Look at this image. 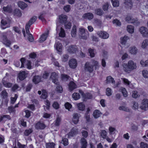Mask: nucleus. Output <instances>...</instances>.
<instances>
[{"mask_svg":"<svg viewBox=\"0 0 148 148\" xmlns=\"http://www.w3.org/2000/svg\"><path fill=\"white\" fill-rule=\"evenodd\" d=\"M123 70L126 72L129 73L131 71L136 68V64L132 60H129L127 64L124 63L123 64Z\"/></svg>","mask_w":148,"mask_h":148,"instance_id":"f257e3e1","label":"nucleus"},{"mask_svg":"<svg viewBox=\"0 0 148 148\" xmlns=\"http://www.w3.org/2000/svg\"><path fill=\"white\" fill-rule=\"evenodd\" d=\"M94 65H92L90 64V63L88 62H86L84 65L85 70L88 72L90 73H92L93 71V67L95 66L96 68L98 66V62L94 61Z\"/></svg>","mask_w":148,"mask_h":148,"instance_id":"f03ea898","label":"nucleus"},{"mask_svg":"<svg viewBox=\"0 0 148 148\" xmlns=\"http://www.w3.org/2000/svg\"><path fill=\"white\" fill-rule=\"evenodd\" d=\"M36 19L37 17L34 16L32 17L28 22L26 23L25 27V29L26 33L27 34L29 35L31 34H30L29 29L31 27V25L36 21Z\"/></svg>","mask_w":148,"mask_h":148,"instance_id":"7ed1b4c3","label":"nucleus"},{"mask_svg":"<svg viewBox=\"0 0 148 148\" xmlns=\"http://www.w3.org/2000/svg\"><path fill=\"white\" fill-rule=\"evenodd\" d=\"M12 23V19L9 18H6L5 19H2L1 21V23L2 26H6L4 29L10 27V25Z\"/></svg>","mask_w":148,"mask_h":148,"instance_id":"20e7f679","label":"nucleus"},{"mask_svg":"<svg viewBox=\"0 0 148 148\" xmlns=\"http://www.w3.org/2000/svg\"><path fill=\"white\" fill-rule=\"evenodd\" d=\"M58 75L55 72H52L50 78L52 79V82L56 85H58L59 82L58 78Z\"/></svg>","mask_w":148,"mask_h":148,"instance_id":"39448f33","label":"nucleus"},{"mask_svg":"<svg viewBox=\"0 0 148 148\" xmlns=\"http://www.w3.org/2000/svg\"><path fill=\"white\" fill-rule=\"evenodd\" d=\"M2 42L6 47H9L11 44V41L8 39L5 35H3L2 37Z\"/></svg>","mask_w":148,"mask_h":148,"instance_id":"423d86ee","label":"nucleus"},{"mask_svg":"<svg viewBox=\"0 0 148 148\" xmlns=\"http://www.w3.org/2000/svg\"><path fill=\"white\" fill-rule=\"evenodd\" d=\"M79 92L82 95L84 100L88 99H90L92 98V95L89 92L84 93V92L82 90H79Z\"/></svg>","mask_w":148,"mask_h":148,"instance_id":"0eeeda50","label":"nucleus"},{"mask_svg":"<svg viewBox=\"0 0 148 148\" xmlns=\"http://www.w3.org/2000/svg\"><path fill=\"white\" fill-rule=\"evenodd\" d=\"M28 74L25 71H20L18 75V77L20 80L23 81L27 77Z\"/></svg>","mask_w":148,"mask_h":148,"instance_id":"6e6552de","label":"nucleus"},{"mask_svg":"<svg viewBox=\"0 0 148 148\" xmlns=\"http://www.w3.org/2000/svg\"><path fill=\"white\" fill-rule=\"evenodd\" d=\"M139 30L143 36L148 37V30L145 27H141L139 29Z\"/></svg>","mask_w":148,"mask_h":148,"instance_id":"1a4fd4ad","label":"nucleus"},{"mask_svg":"<svg viewBox=\"0 0 148 148\" xmlns=\"http://www.w3.org/2000/svg\"><path fill=\"white\" fill-rule=\"evenodd\" d=\"M68 19V16L66 15L62 14L59 16V22L61 24L66 23Z\"/></svg>","mask_w":148,"mask_h":148,"instance_id":"9d476101","label":"nucleus"},{"mask_svg":"<svg viewBox=\"0 0 148 148\" xmlns=\"http://www.w3.org/2000/svg\"><path fill=\"white\" fill-rule=\"evenodd\" d=\"M69 64L70 67L73 69L77 67V64L76 60L73 58L69 60Z\"/></svg>","mask_w":148,"mask_h":148,"instance_id":"9b49d317","label":"nucleus"},{"mask_svg":"<svg viewBox=\"0 0 148 148\" xmlns=\"http://www.w3.org/2000/svg\"><path fill=\"white\" fill-rule=\"evenodd\" d=\"M78 130L74 127L72 128L70 131L67 134L68 138L73 137L74 135L77 134Z\"/></svg>","mask_w":148,"mask_h":148,"instance_id":"f8f14e48","label":"nucleus"},{"mask_svg":"<svg viewBox=\"0 0 148 148\" xmlns=\"http://www.w3.org/2000/svg\"><path fill=\"white\" fill-rule=\"evenodd\" d=\"M99 37L103 39H106L109 37V34L106 32L101 31L97 33Z\"/></svg>","mask_w":148,"mask_h":148,"instance_id":"ddd939ff","label":"nucleus"},{"mask_svg":"<svg viewBox=\"0 0 148 148\" xmlns=\"http://www.w3.org/2000/svg\"><path fill=\"white\" fill-rule=\"evenodd\" d=\"M148 108V99H144L143 100L141 106H140V108L142 110H146Z\"/></svg>","mask_w":148,"mask_h":148,"instance_id":"4468645a","label":"nucleus"},{"mask_svg":"<svg viewBox=\"0 0 148 148\" xmlns=\"http://www.w3.org/2000/svg\"><path fill=\"white\" fill-rule=\"evenodd\" d=\"M93 14L91 12H87L84 13L82 16V17L85 19L90 20L94 18Z\"/></svg>","mask_w":148,"mask_h":148,"instance_id":"2eb2a0df","label":"nucleus"},{"mask_svg":"<svg viewBox=\"0 0 148 148\" xmlns=\"http://www.w3.org/2000/svg\"><path fill=\"white\" fill-rule=\"evenodd\" d=\"M46 127V125L40 121L37 122L35 125V127L37 129L43 130Z\"/></svg>","mask_w":148,"mask_h":148,"instance_id":"dca6fc26","label":"nucleus"},{"mask_svg":"<svg viewBox=\"0 0 148 148\" xmlns=\"http://www.w3.org/2000/svg\"><path fill=\"white\" fill-rule=\"evenodd\" d=\"M77 48L75 45H71L69 46L68 49V52L70 53H75L77 51Z\"/></svg>","mask_w":148,"mask_h":148,"instance_id":"f3484780","label":"nucleus"},{"mask_svg":"<svg viewBox=\"0 0 148 148\" xmlns=\"http://www.w3.org/2000/svg\"><path fill=\"white\" fill-rule=\"evenodd\" d=\"M1 95L2 98L5 99V102L7 103L8 101V99L7 98L8 97V94L6 90H3L1 92Z\"/></svg>","mask_w":148,"mask_h":148,"instance_id":"a211bd4d","label":"nucleus"},{"mask_svg":"<svg viewBox=\"0 0 148 148\" xmlns=\"http://www.w3.org/2000/svg\"><path fill=\"white\" fill-rule=\"evenodd\" d=\"M42 81V77L39 75H35L33 78L32 81L35 84H38Z\"/></svg>","mask_w":148,"mask_h":148,"instance_id":"6ab92c4d","label":"nucleus"},{"mask_svg":"<svg viewBox=\"0 0 148 148\" xmlns=\"http://www.w3.org/2000/svg\"><path fill=\"white\" fill-rule=\"evenodd\" d=\"M124 3L126 8L131 9L132 8L133 3L132 0H125Z\"/></svg>","mask_w":148,"mask_h":148,"instance_id":"aec40b11","label":"nucleus"},{"mask_svg":"<svg viewBox=\"0 0 148 148\" xmlns=\"http://www.w3.org/2000/svg\"><path fill=\"white\" fill-rule=\"evenodd\" d=\"M79 32L82 35L81 36V38L83 39L86 40L87 38V35H85V29L82 28L79 29Z\"/></svg>","mask_w":148,"mask_h":148,"instance_id":"412c9836","label":"nucleus"},{"mask_svg":"<svg viewBox=\"0 0 148 148\" xmlns=\"http://www.w3.org/2000/svg\"><path fill=\"white\" fill-rule=\"evenodd\" d=\"M79 117L78 113H75L73 114L72 121L74 123L76 124L78 123L79 121Z\"/></svg>","mask_w":148,"mask_h":148,"instance_id":"4be33fe9","label":"nucleus"},{"mask_svg":"<svg viewBox=\"0 0 148 148\" xmlns=\"http://www.w3.org/2000/svg\"><path fill=\"white\" fill-rule=\"evenodd\" d=\"M69 90L72 91L76 88V85L73 81H71L68 85Z\"/></svg>","mask_w":148,"mask_h":148,"instance_id":"5701e85b","label":"nucleus"},{"mask_svg":"<svg viewBox=\"0 0 148 148\" xmlns=\"http://www.w3.org/2000/svg\"><path fill=\"white\" fill-rule=\"evenodd\" d=\"M48 35V33L42 34L39 39V42L41 43L45 40L47 38Z\"/></svg>","mask_w":148,"mask_h":148,"instance_id":"b1692460","label":"nucleus"},{"mask_svg":"<svg viewBox=\"0 0 148 148\" xmlns=\"http://www.w3.org/2000/svg\"><path fill=\"white\" fill-rule=\"evenodd\" d=\"M2 82L3 85L6 88H11L12 85V83L7 82V81L5 80V78H3V79Z\"/></svg>","mask_w":148,"mask_h":148,"instance_id":"393cba45","label":"nucleus"},{"mask_svg":"<svg viewBox=\"0 0 148 148\" xmlns=\"http://www.w3.org/2000/svg\"><path fill=\"white\" fill-rule=\"evenodd\" d=\"M101 114V113L99 110H95L93 112V116L95 118L97 119L100 116V115Z\"/></svg>","mask_w":148,"mask_h":148,"instance_id":"a878e982","label":"nucleus"},{"mask_svg":"<svg viewBox=\"0 0 148 148\" xmlns=\"http://www.w3.org/2000/svg\"><path fill=\"white\" fill-rule=\"evenodd\" d=\"M77 28L75 25H74L72 29L71 34L72 37H75L76 35Z\"/></svg>","mask_w":148,"mask_h":148,"instance_id":"bb28decb","label":"nucleus"},{"mask_svg":"<svg viewBox=\"0 0 148 148\" xmlns=\"http://www.w3.org/2000/svg\"><path fill=\"white\" fill-rule=\"evenodd\" d=\"M125 20L127 22L131 23H135L136 21L134 19H132L131 16H129L126 17Z\"/></svg>","mask_w":148,"mask_h":148,"instance_id":"cd10ccee","label":"nucleus"},{"mask_svg":"<svg viewBox=\"0 0 148 148\" xmlns=\"http://www.w3.org/2000/svg\"><path fill=\"white\" fill-rule=\"evenodd\" d=\"M13 13L14 16L18 17H20L22 16V13L21 11L18 9H15Z\"/></svg>","mask_w":148,"mask_h":148,"instance_id":"c85d7f7f","label":"nucleus"},{"mask_svg":"<svg viewBox=\"0 0 148 148\" xmlns=\"http://www.w3.org/2000/svg\"><path fill=\"white\" fill-rule=\"evenodd\" d=\"M18 6L21 9H23L27 7V5L25 2L22 1H19L18 2Z\"/></svg>","mask_w":148,"mask_h":148,"instance_id":"c756f323","label":"nucleus"},{"mask_svg":"<svg viewBox=\"0 0 148 148\" xmlns=\"http://www.w3.org/2000/svg\"><path fill=\"white\" fill-rule=\"evenodd\" d=\"M77 107L79 110L83 111L85 108V106L83 103H80L77 104Z\"/></svg>","mask_w":148,"mask_h":148,"instance_id":"7c9ffc66","label":"nucleus"},{"mask_svg":"<svg viewBox=\"0 0 148 148\" xmlns=\"http://www.w3.org/2000/svg\"><path fill=\"white\" fill-rule=\"evenodd\" d=\"M70 78V77L67 74H62L61 75V78L62 81H67Z\"/></svg>","mask_w":148,"mask_h":148,"instance_id":"2f4dec72","label":"nucleus"},{"mask_svg":"<svg viewBox=\"0 0 148 148\" xmlns=\"http://www.w3.org/2000/svg\"><path fill=\"white\" fill-rule=\"evenodd\" d=\"M42 93L40 96L41 98L43 99H46L47 97V93L46 90L45 89L42 90Z\"/></svg>","mask_w":148,"mask_h":148,"instance_id":"473e14b6","label":"nucleus"},{"mask_svg":"<svg viewBox=\"0 0 148 148\" xmlns=\"http://www.w3.org/2000/svg\"><path fill=\"white\" fill-rule=\"evenodd\" d=\"M73 98L75 100H77L80 98V96L79 93L75 92L72 95Z\"/></svg>","mask_w":148,"mask_h":148,"instance_id":"72a5a7b5","label":"nucleus"},{"mask_svg":"<svg viewBox=\"0 0 148 148\" xmlns=\"http://www.w3.org/2000/svg\"><path fill=\"white\" fill-rule=\"evenodd\" d=\"M127 30L129 33L132 34L134 32V27L131 25H128L127 26Z\"/></svg>","mask_w":148,"mask_h":148,"instance_id":"f704fd0d","label":"nucleus"},{"mask_svg":"<svg viewBox=\"0 0 148 148\" xmlns=\"http://www.w3.org/2000/svg\"><path fill=\"white\" fill-rule=\"evenodd\" d=\"M128 39V37L127 36H125L121 38L120 40L121 44L123 45H125Z\"/></svg>","mask_w":148,"mask_h":148,"instance_id":"c9c22d12","label":"nucleus"},{"mask_svg":"<svg viewBox=\"0 0 148 148\" xmlns=\"http://www.w3.org/2000/svg\"><path fill=\"white\" fill-rule=\"evenodd\" d=\"M106 81L107 82L110 83L111 82L112 84H114L115 81L114 79L111 76H109L106 77Z\"/></svg>","mask_w":148,"mask_h":148,"instance_id":"e433bc0d","label":"nucleus"},{"mask_svg":"<svg viewBox=\"0 0 148 148\" xmlns=\"http://www.w3.org/2000/svg\"><path fill=\"white\" fill-rule=\"evenodd\" d=\"M57 86L56 88V92L59 93H62L63 91V89L62 86L60 85L59 83L58 85H57Z\"/></svg>","mask_w":148,"mask_h":148,"instance_id":"4c0bfd02","label":"nucleus"},{"mask_svg":"<svg viewBox=\"0 0 148 148\" xmlns=\"http://www.w3.org/2000/svg\"><path fill=\"white\" fill-rule=\"evenodd\" d=\"M3 9V11L5 12H7L9 13H11L12 12V9L8 5L6 7L4 6Z\"/></svg>","mask_w":148,"mask_h":148,"instance_id":"58836bf2","label":"nucleus"},{"mask_svg":"<svg viewBox=\"0 0 148 148\" xmlns=\"http://www.w3.org/2000/svg\"><path fill=\"white\" fill-rule=\"evenodd\" d=\"M59 35L60 37L63 38L65 37L66 34L64 29L62 28L61 27L60 31L59 33Z\"/></svg>","mask_w":148,"mask_h":148,"instance_id":"ea45409f","label":"nucleus"},{"mask_svg":"<svg viewBox=\"0 0 148 148\" xmlns=\"http://www.w3.org/2000/svg\"><path fill=\"white\" fill-rule=\"evenodd\" d=\"M46 148H55V144L53 142H49L46 144Z\"/></svg>","mask_w":148,"mask_h":148,"instance_id":"a19ab883","label":"nucleus"},{"mask_svg":"<svg viewBox=\"0 0 148 148\" xmlns=\"http://www.w3.org/2000/svg\"><path fill=\"white\" fill-rule=\"evenodd\" d=\"M62 44L60 43H58L56 45V49L57 51L60 53H61L62 52Z\"/></svg>","mask_w":148,"mask_h":148,"instance_id":"79ce46f5","label":"nucleus"},{"mask_svg":"<svg viewBox=\"0 0 148 148\" xmlns=\"http://www.w3.org/2000/svg\"><path fill=\"white\" fill-rule=\"evenodd\" d=\"M130 52L132 54H136L137 52L136 48L134 46L130 47Z\"/></svg>","mask_w":148,"mask_h":148,"instance_id":"37998d69","label":"nucleus"},{"mask_svg":"<svg viewBox=\"0 0 148 148\" xmlns=\"http://www.w3.org/2000/svg\"><path fill=\"white\" fill-rule=\"evenodd\" d=\"M113 6L117 7L119 6V1L118 0H111Z\"/></svg>","mask_w":148,"mask_h":148,"instance_id":"c03bdc74","label":"nucleus"},{"mask_svg":"<svg viewBox=\"0 0 148 148\" xmlns=\"http://www.w3.org/2000/svg\"><path fill=\"white\" fill-rule=\"evenodd\" d=\"M33 130L31 128L27 129L25 130L24 134L25 136H27L32 133L33 132Z\"/></svg>","mask_w":148,"mask_h":148,"instance_id":"a18cd8bd","label":"nucleus"},{"mask_svg":"<svg viewBox=\"0 0 148 148\" xmlns=\"http://www.w3.org/2000/svg\"><path fill=\"white\" fill-rule=\"evenodd\" d=\"M8 110L10 114L15 113L16 111V110L14 107L12 106H9L8 108Z\"/></svg>","mask_w":148,"mask_h":148,"instance_id":"49530a36","label":"nucleus"},{"mask_svg":"<svg viewBox=\"0 0 148 148\" xmlns=\"http://www.w3.org/2000/svg\"><path fill=\"white\" fill-rule=\"evenodd\" d=\"M88 51L90 54V56L91 58L95 57V54L94 52V50L93 49L89 48L88 49Z\"/></svg>","mask_w":148,"mask_h":148,"instance_id":"de8ad7c7","label":"nucleus"},{"mask_svg":"<svg viewBox=\"0 0 148 148\" xmlns=\"http://www.w3.org/2000/svg\"><path fill=\"white\" fill-rule=\"evenodd\" d=\"M6 118L9 120L11 119L10 116L8 115H4L2 116H0V122L4 119V118Z\"/></svg>","mask_w":148,"mask_h":148,"instance_id":"09e8293b","label":"nucleus"},{"mask_svg":"<svg viewBox=\"0 0 148 148\" xmlns=\"http://www.w3.org/2000/svg\"><path fill=\"white\" fill-rule=\"evenodd\" d=\"M24 112L25 114V117L27 118H29L31 116V111L28 110H26Z\"/></svg>","mask_w":148,"mask_h":148,"instance_id":"8fccbe9b","label":"nucleus"},{"mask_svg":"<svg viewBox=\"0 0 148 148\" xmlns=\"http://www.w3.org/2000/svg\"><path fill=\"white\" fill-rule=\"evenodd\" d=\"M95 12L97 15L100 16L102 15L103 14V10L100 8L96 9Z\"/></svg>","mask_w":148,"mask_h":148,"instance_id":"3c124183","label":"nucleus"},{"mask_svg":"<svg viewBox=\"0 0 148 148\" xmlns=\"http://www.w3.org/2000/svg\"><path fill=\"white\" fill-rule=\"evenodd\" d=\"M121 92L123 96L125 97H127L128 93L125 88H123L121 89Z\"/></svg>","mask_w":148,"mask_h":148,"instance_id":"603ef678","label":"nucleus"},{"mask_svg":"<svg viewBox=\"0 0 148 148\" xmlns=\"http://www.w3.org/2000/svg\"><path fill=\"white\" fill-rule=\"evenodd\" d=\"M148 45V40L146 39L143 40L142 44V47L143 48H145Z\"/></svg>","mask_w":148,"mask_h":148,"instance_id":"864d4df0","label":"nucleus"},{"mask_svg":"<svg viewBox=\"0 0 148 148\" xmlns=\"http://www.w3.org/2000/svg\"><path fill=\"white\" fill-rule=\"evenodd\" d=\"M61 121V118L59 117H58L55 121V125L57 126H59L60 125Z\"/></svg>","mask_w":148,"mask_h":148,"instance_id":"5fc2aeb1","label":"nucleus"},{"mask_svg":"<svg viewBox=\"0 0 148 148\" xmlns=\"http://www.w3.org/2000/svg\"><path fill=\"white\" fill-rule=\"evenodd\" d=\"M64 106L66 109L69 110L72 108V105L69 103L66 102L64 104Z\"/></svg>","mask_w":148,"mask_h":148,"instance_id":"6e6d98bb","label":"nucleus"},{"mask_svg":"<svg viewBox=\"0 0 148 148\" xmlns=\"http://www.w3.org/2000/svg\"><path fill=\"white\" fill-rule=\"evenodd\" d=\"M106 94L108 96H110L112 95V90L110 88H106Z\"/></svg>","mask_w":148,"mask_h":148,"instance_id":"4d7b16f0","label":"nucleus"},{"mask_svg":"<svg viewBox=\"0 0 148 148\" xmlns=\"http://www.w3.org/2000/svg\"><path fill=\"white\" fill-rule=\"evenodd\" d=\"M62 142L64 146H66L68 145V139L66 138H62Z\"/></svg>","mask_w":148,"mask_h":148,"instance_id":"13d9d810","label":"nucleus"},{"mask_svg":"<svg viewBox=\"0 0 148 148\" xmlns=\"http://www.w3.org/2000/svg\"><path fill=\"white\" fill-rule=\"evenodd\" d=\"M53 108L56 110H58L59 108V105L57 101L54 102L52 104Z\"/></svg>","mask_w":148,"mask_h":148,"instance_id":"bf43d9fd","label":"nucleus"},{"mask_svg":"<svg viewBox=\"0 0 148 148\" xmlns=\"http://www.w3.org/2000/svg\"><path fill=\"white\" fill-rule=\"evenodd\" d=\"M101 136L103 138H106L107 136V132L106 131L104 130H102L101 132Z\"/></svg>","mask_w":148,"mask_h":148,"instance_id":"052dcab7","label":"nucleus"},{"mask_svg":"<svg viewBox=\"0 0 148 148\" xmlns=\"http://www.w3.org/2000/svg\"><path fill=\"white\" fill-rule=\"evenodd\" d=\"M64 10L66 12H69L71 10V6L69 5H66L64 7Z\"/></svg>","mask_w":148,"mask_h":148,"instance_id":"680f3d73","label":"nucleus"},{"mask_svg":"<svg viewBox=\"0 0 148 148\" xmlns=\"http://www.w3.org/2000/svg\"><path fill=\"white\" fill-rule=\"evenodd\" d=\"M140 63L143 66H148V60H146L145 61H144L143 60H141Z\"/></svg>","mask_w":148,"mask_h":148,"instance_id":"e2e57ef3","label":"nucleus"},{"mask_svg":"<svg viewBox=\"0 0 148 148\" xmlns=\"http://www.w3.org/2000/svg\"><path fill=\"white\" fill-rule=\"evenodd\" d=\"M119 109L120 110H122L127 112L130 111V110L128 108L123 106L119 107Z\"/></svg>","mask_w":148,"mask_h":148,"instance_id":"0e129e2a","label":"nucleus"},{"mask_svg":"<svg viewBox=\"0 0 148 148\" xmlns=\"http://www.w3.org/2000/svg\"><path fill=\"white\" fill-rule=\"evenodd\" d=\"M142 74L143 77L145 78H148V71L147 70H143L142 71Z\"/></svg>","mask_w":148,"mask_h":148,"instance_id":"69168bd1","label":"nucleus"},{"mask_svg":"<svg viewBox=\"0 0 148 148\" xmlns=\"http://www.w3.org/2000/svg\"><path fill=\"white\" fill-rule=\"evenodd\" d=\"M69 56L67 54L64 55L62 58V60L64 62H66L68 60Z\"/></svg>","mask_w":148,"mask_h":148,"instance_id":"338daca9","label":"nucleus"},{"mask_svg":"<svg viewBox=\"0 0 148 148\" xmlns=\"http://www.w3.org/2000/svg\"><path fill=\"white\" fill-rule=\"evenodd\" d=\"M140 147L141 148H148V145L144 142H141L140 143Z\"/></svg>","mask_w":148,"mask_h":148,"instance_id":"774afa93","label":"nucleus"}]
</instances>
